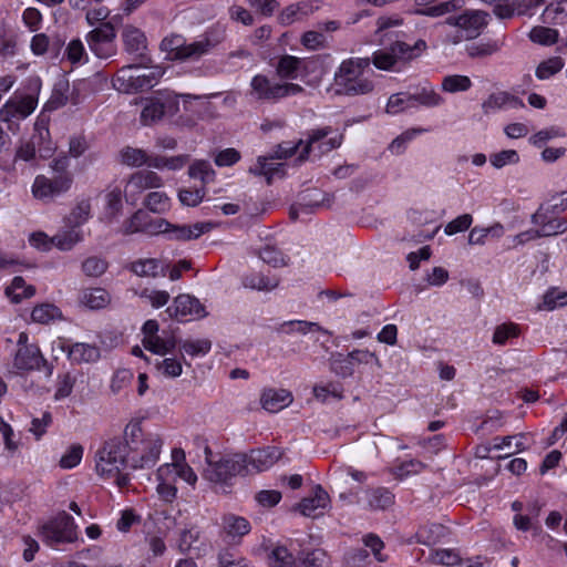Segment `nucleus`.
<instances>
[{"label": "nucleus", "instance_id": "1", "mask_svg": "<svg viewBox=\"0 0 567 567\" xmlns=\"http://www.w3.org/2000/svg\"><path fill=\"white\" fill-rule=\"evenodd\" d=\"M123 442L132 471L155 466L163 446V439L158 433L144 431L141 420H132L124 429Z\"/></svg>", "mask_w": 567, "mask_h": 567}, {"label": "nucleus", "instance_id": "2", "mask_svg": "<svg viewBox=\"0 0 567 567\" xmlns=\"http://www.w3.org/2000/svg\"><path fill=\"white\" fill-rule=\"evenodd\" d=\"M370 58L343 60L334 72L332 89L336 95L357 96L369 94L374 83L364 73L370 70Z\"/></svg>", "mask_w": 567, "mask_h": 567}, {"label": "nucleus", "instance_id": "3", "mask_svg": "<svg viewBox=\"0 0 567 567\" xmlns=\"http://www.w3.org/2000/svg\"><path fill=\"white\" fill-rule=\"evenodd\" d=\"M206 467L203 476L227 493L238 475H246V454L230 453L214 455L208 445L204 449Z\"/></svg>", "mask_w": 567, "mask_h": 567}, {"label": "nucleus", "instance_id": "4", "mask_svg": "<svg viewBox=\"0 0 567 567\" xmlns=\"http://www.w3.org/2000/svg\"><path fill=\"white\" fill-rule=\"evenodd\" d=\"M128 454L124 442L120 437L106 441L96 452L95 468L99 475L115 477L118 487L128 484L130 477L126 471L128 466Z\"/></svg>", "mask_w": 567, "mask_h": 567}, {"label": "nucleus", "instance_id": "5", "mask_svg": "<svg viewBox=\"0 0 567 567\" xmlns=\"http://www.w3.org/2000/svg\"><path fill=\"white\" fill-rule=\"evenodd\" d=\"M218 43L219 41L213 39L208 33L190 43H187L181 34H169L162 40L161 50L166 53L171 61H197L209 53Z\"/></svg>", "mask_w": 567, "mask_h": 567}, {"label": "nucleus", "instance_id": "6", "mask_svg": "<svg viewBox=\"0 0 567 567\" xmlns=\"http://www.w3.org/2000/svg\"><path fill=\"white\" fill-rule=\"evenodd\" d=\"M305 90L301 85L286 82H271L264 74L255 75L250 81V96L256 101L277 102L284 97L302 93Z\"/></svg>", "mask_w": 567, "mask_h": 567}, {"label": "nucleus", "instance_id": "7", "mask_svg": "<svg viewBox=\"0 0 567 567\" xmlns=\"http://www.w3.org/2000/svg\"><path fill=\"white\" fill-rule=\"evenodd\" d=\"M41 539L50 547L71 544L78 539L76 525L72 516L61 512L40 529Z\"/></svg>", "mask_w": 567, "mask_h": 567}, {"label": "nucleus", "instance_id": "8", "mask_svg": "<svg viewBox=\"0 0 567 567\" xmlns=\"http://www.w3.org/2000/svg\"><path fill=\"white\" fill-rule=\"evenodd\" d=\"M33 93L16 92L0 109V120L9 123V130H12V124L17 121L27 118L33 113L38 105L37 91H39L40 83L35 80Z\"/></svg>", "mask_w": 567, "mask_h": 567}, {"label": "nucleus", "instance_id": "9", "mask_svg": "<svg viewBox=\"0 0 567 567\" xmlns=\"http://www.w3.org/2000/svg\"><path fill=\"white\" fill-rule=\"evenodd\" d=\"M73 184V177L68 175L48 177L38 175L32 184V195L43 203H52L56 197L68 193Z\"/></svg>", "mask_w": 567, "mask_h": 567}, {"label": "nucleus", "instance_id": "10", "mask_svg": "<svg viewBox=\"0 0 567 567\" xmlns=\"http://www.w3.org/2000/svg\"><path fill=\"white\" fill-rule=\"evenodd\" d=\"M179 111L177 96L147 99L141 112V123L145 126L153 125L165 116H174Z\"/></svg>", "mask_w": 567, "mask_h": 567}, {"label": "nucleus", "instance_id": "11", "mask_svg": "<svg viewBox=\"0 0 567 567\" xmlns=\"http://www.w3.org/2000/svg\"><path fill=\"white\" fill-rule=\"evenodd\" d=\"M331 132L332 130L329 126L308 132L307 141L298 156V161L305 162L311 152H317L318 155H321L339 147L342 140L341 135L326 140Z\"/></svg>", "mask_w": 567, "mask_h": 567}, {"label": "nucleus", "instance_id": "12", "mask_svg": "<svg viewBox=\"0 0 567 567\" xmlns=\"http://www.w3.org/2000/svg\"><path fill=\"white\" fill-rule=\"evenodd\" d=\"M488 13L481 10H466L457 17H449L446 23L464 32L466 40L476 39L488 24Z\"/></svg>", "mask_w": 567, "mask_h": 567}, {"label": "nucleus", "instance_id": "13", "mask_svg": "<svg viewBox=\"0 0 567 567\" xmlns=\"http://www.w3.org/2000/svg\"><path fill=\"white\" fill-rule=\"evenodd\" d=\"M116 37L114 27L110 23H101L90 31L86 42L90 50L100 59H106L114 52V39Z\"/></svg>", "mask_w": 567, "mask_h": 567}, {"label": "nucleus", "instance_id": "14", "mask_svg": "<svg viewBox=\"0 0 567 567\" xmlns=\"http://www.w3.org/2000/svg\"><path fill=\"white\" fill-rule=\"evenodd\" d=\"M13 365L20 371L43 370L47 377H51L53 367L48 363L37 344L18 348Z\"/></svg>", "mask_w": 567, "mask_h": 567}, {"label": "nucleus", "instance_id": "15", "mask_svg": "<svg viewBox=\"0 0 567 567\" xmlns=\"http://www.w3.org/2000/svg\"><path fill=\"white\" fill-rule=\"evenodd\" d=\"M168 229L169 223L164 219L152 220L151 216L144 210H137L130 219L125 220L122 226V233L124 235H131L135 233H145L148 235H157Z\"/></svg>", "mask_w": 567, "mask_h": 567}, {"label": "nucleus", "instance_id": "16", "mask_svg": "<svg viewBox=\"0 0 567 567\" xmlns=\"http://www.w3.org/2000/svg\"><path fill=\"white\" fill-rule=\"evenodd\" d=\"M282 456L280 449L276 446H267L264 449L251 450L246 454V474L251 472H262L270 468Z\"/></svg>", "mask_w": 567, "mask_h": 567}, {"label": "nucleus", "instance_id": "17", "mask_svg": "<svg viewBox=\"0 0 567 567\" xmlns=\"http://www.w3.org/2000/svg\"><path fill=\"white\" fill-rule=\"evenodd\" d=\"M166 313L178 321L185 320L187 316L203 318L206 316L205 308L200 301L189 295L177 296L173 305L166 309Z\"/></svg>", "mask_w": 567, "mask_h": 567}, {"label": "nucleus", "instance_id": "18", "mask_svg": "<svg viewBox=\"0 0 567 567\" xmlns=\"http://www.w3.org/2000/svg\"><path fill=\"white\" fill-rule=\"evenodd\" d=\"M251 529L250 523L243 516L225 514L221 517V535L229 544H240L243 537Z\"/></svg>", "mask_w": 567, "mask_h": 567}, {"label": "nucleus", "instance_id": "19", "mask_svg": "<svg viewBox=\"0 0 567 567\" xmlns=\"http://www.w3.org/2000/svg\"><path fill=\"white\" fill-rule=\"evenodd\" d=\"M29 141L43 159L50 158L55 152V145L50 136L49 123L44 118L37 120L34 123V132Z\"/></svg>", "mask_w": 567, "mask_h": 567}, {"label": "nucleus", "instance_id": "20", "mask_svg": "<svg viewBox=\"0 0 567 567\" xmlns=\"http://www.w3.org/2000/svg\"><path fill=\"white\" fill-rule=\"evenodd\" d=\"M528 8L546 4L542 20L546 24H564L567 22V0H525Z\"/></svg>", "mask_w": 567, "mask_h": 567}, {"label": "nucleus", "instance_id": "21", "mask_svg": "<svg viewBox=\"0 0 567 567\" xmlns=\"http://www.w3.org/2000/svg\"><path fill=\"white\" fill-rule=\"evenodd\" d=\"M435 1L436 0H414L417 9H415L413 13L416 16L436 18L451 12H455L460 10L465 3L464 0H449L435 6H431Z\"/></svg>", "mask_w": 567, "mask_h": 567}, {"label": "nucleus", "instance_id": "22", "mask_svg": "<svg viewBox=\"0 0 567 567\" xmlns=\"http://www.w3.org/2000/svg\"><path fill=\"white\" fill-rule=\"evenodd\" d=\"M137 71L138 68L133 65L120 69L112 81L114 89L124 93L143 90L146 83L143 76L135 74Z\"/></svg>", "mask_w": 567, "mask_h": 567}, {"label": "nucleus", "instance_id": "23", "mask_svg": "<svg viewBox=\"0 0 567 567\" xmlns=\"http://www.w3.org/2000/svg\"><path fill=\"white\" fill-rule=\"evenodd\" d=\"M137 71L138 68L133 65L120 69L112 81L114 89L124 93L143 90L146 83L143 76L135 74Z\"/></svg>", "mask_w": 567, "mask_h": 567}, {"label": "nucleus", "instance_id": "24", "mask_svg": "<svg viewBox=\"0 0 567 567\" xmlns=\"http://www.w3.org/2000/svg\"><path fill=\"white\" fill-rule=\"evenodd\" d=\"M293 401L292 393L285 389H265L260 395V404L262 409L270 413H277Z\"/></svg>", "mask_w": 567, "mask_h": 567}, {"label": "nucleus", "instance_id": "25", "mask_svg": "<svg viewBox=\"0 0 567 567\" xmlns=\"http://www.w3.org/2000/svg\"><path fill=\"white\" fill-rule=\"evenodd\" d=\"M62 349L68 352L69 359L78 364L96 362L101 352L100 349L90 343L76 342L70 346H62Z\"/></svg>", "mask_w": 567, "mask_h": 567}, {"label": "nucleus", "instance_id": "26", "mask_svg": "<svg viewBox=\"0 0 567 567\" xmlns=\"http://www.w3.org/2000/svg\"><path fill=\"white\" fill-rule=\"evenodd\" d=\"M318 1H300L286 7L279 14L278 20L284 25H289L301 20L319 9Z\"/></svg>", "mask_w": 567, "mask_h": 567}, {"label": "nucleus", "instance_id": "27", "mask_svg": "<svg viewBox=\"0 0 567 567\" xmlns=\"http://www.w3.org/2000/svg\"><path fill=\"white\" fill-rule=\"evenodd\" d=\"M163 185L162 177L153 171H138L133 173L126 185V192L142 193L148 188H158Z\"/></svg>", "mask_w": 567, "mask_h": 567}, {"label": "nucleus", "instance_id": "28", "mask_svg": "<svg viewBox=\"0 0 567 567\" xmlns=\"http://www.w3.org/2000/svg\"><path fill=\"white\" fill-rule=\"evenodd\" d=\"M213 225L210 223H196L194 225H172L163 233L169 234L171 239L192 240L197 239L200 235L209 231ZM165 229V226H163Z\"/></svg>", "mask_w": 567, "mask_h": 567}, {"label": "nucleus", "instance_id": "29", "mask_svg": "<svg viewBox=\"0 0 567 567\" xmlns=\"http://www.w3.org/2000/svg\"><path fill=\"white\" fill-rule=\"evenodd\" d=\"M275 156H259L254 166H250L248 172L255 176H264L268 185H270L276 177H284L285 169L281 163H271L269 159Z\"/></svg>", "mask_w": 567, "mask_h": 567}, {"label": "nucleus", "instance_id": "30", "mask_svg": "<svg viewBox=\"0 0 567 567\" xmlns=\"http://www.w3.org/2000/svg\"><path fill=\"white\" fill-rule=\"evenodd\" d=\"M126 269L132 271L138 277H152L165 276V266L161 260L155 258H141L130 262Z\"/></svg>", "mask_w": 567, "mask_h": 567}, {"label": "nucleus", "instance_id": "31", "mask_svg": "<svg viewBox=\"0 0 567 567\" xmlns=\"http://www.w3.org/2000/svg\"><path fill=\"white\" fill-rule=\"evenodd\" d=\"M329 501L330 498L328 493L322 488L321 485H317L315 487V495L312 497L302 498L297 506L303 516L316 517L318 515L317 509L326 508L329 504Z\"/></svg>", "mask_w": 567, "mask_h": 567}, {"label": "nucleus", "instance_id": "32", "mask_svg": "<svg viewBox=\"0 0 567 567\" xmlns=\"http://www.w3.org/2000/svg\"><path fill=\"white\" fill-rule=\"evenodd\" d=\"M122 35L126 52L143 55L146 49V37L140 29L133 25H125Z\"/></svg>", "mask_w": 567, "mask_h": 567}, {"label": "nucleus", "instance_id": "33", "mask_svg": "<svg viewBox=\"0 0 567 567\" xmlns=\"http://www.w3.org/2000/svg\"><path fill=\"white\" fill-rule=\"evenodd\" d=\"M169 473H172V470L164 467V465L157 470L158 484L156 491L163 501L171 503L176 498L177 488L176 481L173 478L174 474Z\"/></svg>", "mask_w": 567, "mask_h": 567}, {"label": "nucleus", "instance_id": "34", "mask_svg": "<svg viewBox=\"0 0 567 567\" xmlns=\"http://www.w3.org/2000/svg\"><path fill=\"white\" fill-rule=\"evenodd\" d=\"M79 300L89 309L97 310L105 308L111 302V295L104 288H87L82 290Z\"/></svg>", "mask_w": 567, "mask_h": 567}, {"label": "nucleus", "instance_id": "35", "mask_svg": "<svg viewBox=\"0 0 567 567\" xmlns=\"http://www.w3.org/2000/svg\"><path fill=\"white\" fill-rule=\"evenodd\" d=\"M503 44V41L493 39L472 42L465 47V52L471 59H485L497 53Z\"/></svg>", "mask_w": 567, "mask_h": 567}, {"label": "nucleus", "instance_id": "36", "mask_svg": "<svg viewBox=\"0 0 567 567\" xmlns=\"http://www.w3.org/2000/svg\"><path fill=\"white\" fill-rule=\"evenodd\" d=\"M396 61H409L419 56L423 51L426 50L427 45L424 40H417L413 45H410L403 41H394L390 45Z\"/></svg>", "mask_w": 567, "mask_h": 567}, {"label": "nucleus", "instance_id": "37", "mask_svg": "<svg viewBox=\"0 0 567 567\" xmlns=\"http://www.w3.org/2000/svg\"><path fill=\"white\" fill-rule=\"evenodd\" d=\"M188 175L194 179H199L202 187L205 188L207 184H210L216 178V172L212 167L210 163L204 159H197L188 167Z\"/></svg>", "mask_w": 567, "mask_h": 567}, {"label": "nucleus", "instance_id": "38", "mask_svg": "<svg viewBox=\"0 0 567 567\" xmlns=\"http://www.w3.org/2000/svg\"><path fill=\"white\" fill-rule=\"evenodd\" d=\"M277 75L281 79L296 80L300 76V58L285 54L276 66Z\"/></svg>", "mask_w": 567, "mask_h": 567}, {"label": "nucleus", "instance_id": "39", "mask_svg": "<svg viewBox=\"0 0 567 567\" xmlns=\"http://www.w3.org/2000/svg\"><path fill=\"white\" fill-rule=\"evenodd\" d=\"M82 240V231L75 228L61 230L51 238V243L56 248L64 251L71 250L76 244L81 243Z\"/></svg>", "mask_w": 567, "mask_h": 567}, {"label": "nucleus", "instance_id": "40", "mask_svg": "<svg viewBox=\"0 0 567 567\" xmlns=\"http://www.w3.org/2000/svg\"><path fill=\"white\" fill-rule=\"evenodd\" d=\"M330 370L340 378H350L354 373V364L350 357L339 352L332 353L330 359Z\"/></svg>", "mask_w": 567, "mask_h": 567}, {"label": "nucleus", "instance_id": "41", "mask_svg": "<svg viewBox=\"0 0 567 567\" xmlns=\"http://www.w3.org/2000/svg\"><path fill=\"white\" fill-rule=\"evenodd\" d=\"M118 161L121 164L130 167H141L146 165L147 153L142 148L124 146L118 152Z\"/></svg>", "mask_w": 567, "mask_h": 567}, {"label": "nucleus", "instance_id": "42", "mask_svg": "<svg viewBox=\"0 0 567 567\" xmlns=\"http://www.w3.org/2000/svg\"><path fill=\"white\" fill-rule=\"evenodd\" d=\"M6 293L13 302L18 303L24 298L32 297L35 293V288L28 286L22 277L17 276L12 279L11 285L7 287Z\"/></svg>", "mask_w": 567, "mask_h": 567}, {"label": "nucleus", "instance_id": "43", "mask_svg": "<svg viewBox=\"0 0 567 567\" xmlns=\"http://www.w3.org/2000/svg\"><path fill=\"white\" fill-rule=\"evenodd\" d=\"M393 502L394 496L386 488L379 487L368 492V505L371 509H386Z\"/></svg>", "mask_w": 567, "mask_h": 567}, {"label": "nucleus", "instance_id": "44", "mask_svg": "<svg viewBox=\"0 0 567 567\" xmlns=\"http://www.w3.org/2000/svg\"><path fill=\"white\" fill-rule=\"evenodd\" d=\"M246 288L256 290H271L279 285V279L276 277L265 276L262 274H250L244 278L243 281Z\"/></svg>", "mask_w": 567, "mask_h": 567}, {"label": "nucleus", "instance_id": "45", "mask_svg": "<svg viewBox=\"0 0 567 567\" xmlns=\"http://www.w3.org/2000/svg\"><path fill=\"white\" fill-rule=\"evenodd\" d=\"M330 560L322 549L302 553L297 560V567H329Z\"/></svg>", "mask_w": 567, "mask_h": 567}, {"label": "nucleus", "instance_id": "46", "mask_svg": "<svg viewBox=\"0 0 567 567\" xmlns=\"http://www.w3.org/2000/svg\"><path fill=\"white\" fill-rule=\"evenodd\" d=\"M268 564L270 567H292L297 566V559L287 547L277 546L270 551Z\"/></svg>", "mask_w": 567, "mask_h": 567}, {"label": "nucleus", "instance_id": "47", "mask_svg": "<svg viewBox=\"0 0 567 567\" xmlns=\"http://www.w3.org/2000/svg\"><path fill=\"white\" fill-rule=\"evenodd\" d=\"M520 328L514 322L502 323L494 330L492 341L494 344L504 346L508 340L518 338Z\"/></svg>", "mask_w": 567, "mask_h": 567}, {"label": "nucleus", "instance_id": "48", "mask_svg": "<svg viewBox=\"0 0 567 567\" xmlns=\"http://www.w3.org/2000/svg\"><path fill=\"white\" fill-rule=\"evenodd\" d=\"M61 317V311L58 307L51 303H42L33 308L31 318L34 322L49 323Z\"/></svg>", "mask_w": 567, "mask_h": 567}, {"label": "nucleus", "instance_id": "49", "mask_svg": "<svg viewBox=\"0 0 567 567\" xmlns=\"http://www.w3.org/2000/svg\"><path fill=\"white\" fill-rule=\"evenodd\" d=\"M472 81L466 75H447L442 81V90L449 93L464 92L470 90Z\"/></svg>", "mask_w": 567, "mask_h": 567}, {"label": "nucleus", "instance_id": "50", "mask_svg": "<svg viewBox=\"0 0 567 567\" xmlns=\"http://www.w3.org/2000/svg\"><path fill=\"white\" fill-rule=\"evenodd\" d=\"M516 102V99L507 92H497L491 94L483 103L482 109L485 114L499 110L508 103Z\"/></svg>", "mask_w": 567, "mask_h": 567}, {"label": "nucleus", "instance_id": "51", "mask_svg": "<svg viewBox=\"0 0 567 567\" xmlns=\"http://www.w3.org/2000/svg\"><path fill=\"white\" fill-rule=\"evenodd\" d=\"M107 267L109 262L97 256L87 257L82 262V271L87 277H100L107 270Z\"/></svg>", "mask_w": 567, "mask_h": 567}, {"label": "nucleus", "instance_id": "52", "mask_svg": "<svg viewBox=\"0 0 567 567\" xmlns=\"http://www.w3.org/2000/svg\"><path fill=\"white\" fill-rule=\"evenodd\" d=\"M529 39L534 43L550 45L556 43L558 39V32L554 29L538 25L530 30Z\"/></svg>", "mask_w": 567, "mask_h": 567}, {"label": "nucleus", "instance_id": "53", "mask_svg": "<svg viewBox=\"0 0 567 567\" xmlns=\"http://www.w3.org/2000/svg\"><path fill=\"white\" fill-rule=\"evenodd\" d=\"M564 68V61L559 56L543 61L536 69V76L539 80H546L558 73Z\"/></svg>", "mask_w": 567, "mask_h": 567}, {"label": "nucleus", "instance_id": "54", "mask_svg": "<svg viewBox=\"0 0 567 567\" xmlns=\"http://www.w3.org/2000/svg\"><path fill=\"white\" fill-rule=\"evenodd\" d=\"M415 107V103H412L411 94L398 93L389 97L386 104V113L398 114L399 112L408 109Z\"/></svg>", "mask_w": 567, "mask_h": 567}, {"label": "nucleus", "instance_id": "55", "mask_svg": "<svg viewBox=\"0 0 567 567\" xmlns=\"http://www.w3.org/2000/svg\"><path fill=\"white\" fill-rule=\"evenodd\" d=\"M164 467H169V470H172L171 474H174L173 478L175 481H177V478H182L190 485H194L197 482V475L193 468L185 463L174 462L172 464H165Z\"/></svg>", "mask_w": 567, "mask_h": 567}, {"label": "nucleus", "instance_id": "56", "mask_svg": "<svg viewBox=\"0 0 567 567\" xmlns=\"http://www.w3.org/2000/svg\"><path fill=\"white\" fill-rule=\"evenodd\" d=\"M212 342L208 339L185 340L181 349L190 357L204 355L210 351Z\"/></svg>", "mask_w": 567, "mask_h": 567}, {"label": "nucleus", "instance_id": "57", "mask_svg": "<svg viewBox=\"0 0 567 567\" xmlns=\"http://www.w3.org/2000/svg\"><path fill=\"white\" fill-rule=\"evenodd\" d=\"M281 330L286 333L298 332V333H302V334H306L312 330L327 332L316 322L301 321V320L284 322L281 324Z\"/></svg>", "mask_w": 567, "mask_h": 567}, {"label": "nucleus", "instance_id": "58", "mask_svg": "<svg viewBox=\"0 0 567 567\" xmlns=\"http://www.w3.org/2000/svg\"><path fill=\"white\" fill-rule=\"evenodd\" d=\"M145 206L153 213H164L169 207V198L163 192H152L147 195Z\"/></svg>", "mask_w": 567, "mask_h": 567}, {"label": "nucleus", "instance_id": "59", "mask_svg": "<svg viewBox=\"0 0 567 567\" xmlns=\"http://www.w3.org/2000/svg\"><path fill=\"white\" fill-rule=\"evenodd\" d=\"M300 42L306 49L312 51L327 48V38L319 31H306L301 35Z\"/></svg>", "mask_w": 567, "mask_h": 567}, {"label": "nucleus", "instance_id": "60", "mask_svg": "<svg viewBox=\"0 0 567 567\" xmlns=\"http://www.w3.org/2000/svg\"><path fill=\"white\" fill-rule=\"evenodd\" d=\"M371 62L375 68L384 71L391 70L396 64V59L389 47V49L378 50L373 53Z\"/></svg>", "mask_w": 567, "mask_h": 567}, {"label": "nucleus", "instance_id": "61", "mask_svg": "<svg viewBox=\"0 0 567 567\" xmlns=\"http://www.w3.org/2000/svg\"><path fill=\"white\" fill-rule=\"evenodd\" d=\"M412 103H415V106L423 105L427 107L437 106L443 102L441 95H439L434 90L423 89L421 92L416 94H411Z\"/></svg>", "mask_w": 567, "mask_h": 567}, {"label": "nucleus", "instance_id": "62", "mask_svg": "<svg viewBox=\"0 0 567 567\" xmlns=\"http://www.w3.org/2000/svg\"><path fill=\"white\" fill-rule=\"evenodd\" d=\"M567 305V292L560 291L557 288L549 289L543 298V309L553 310L556 307Z\"/></svg>", "mask_w": 567, "mask_h": 567}, {"label": "nucleus", "instance_id": "63", "mask_svg": "<svg viewBox=\"0 0 567 567\" xmlns=\"http://www.w3.org/2000/svg\"><path fill=\"white\" fill-rule=\"evenodd\" d=\"M91 217L90 200H81L71 212L69 220L74 227H79Z\"/></svg>", "mask_w": 567, "mask_h": 567}, {"label": "nucleus", "instance_id": "64", "mask_svg": "<svg viewBox=\"0 0 567 567\" xmlns=\"http://www.w3.org/2000/svg\"><path fill=\"white\" fill-rule=\"evenodd\" d=\"M489 162L495 168H502L508 164L519 162V155L515 150H504L489 156Z\"/></svg>", "mask_w": 567, "mask_h": 567}]
</instances>
